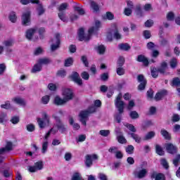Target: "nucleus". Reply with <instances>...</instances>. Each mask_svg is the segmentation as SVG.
<instances>
[{
	"mask_svg": "<svg viewBox=\"0 0 180 180\" xmlns=\"http://www.w3.org/2000/svg\"><path fill=\"white\" fill-rule=\"evenodd\" d=\"M101 26L102 25L100 21H96L94 25L89 29L88 34L84 33V28H80L78 31L79 40H80V41H88L92 34H98V32Z\"/></svg>",
	"mask_w": 180,
	"mask_h": 180,
	"instance_id": "f257e3e1",
	"label": "nucleus"
},
{
	"mask_svg": "<svg viewBox=\"0 0 180 180\" xmlns=\"http://www.w3.org/2000/svg\"><path fill=\"white\" fill-rule=\"evenodd\" d=\"M122 98H123L122 94H118L115 103V106L117 109H118L119 112V113L115 115V119L117 120V123H120V122H122V114L124 110V103L122 101Z\"/></svg>",
	"mask_w": 180,
	"mask_h": 180,
	"instance_id": "f03ea898",
	"label": "nucleus"
},
{
	"mask_svg": "<svg viewBox=\"0 0 180 180\" xmlns=\"http://www.w3.org/2000/svg\"><path fill=\"white\" fill-rule=\"evenodd\" d=\"M41 115L42 118L38 117L37 122L39 129H46V127L50 126V115L46 112H42Z\"/></svg>",
	"mask_w": 180,
	"mask_h": 180,
	"instance_id": "7ed1b4c3",
	"label": "nucleus"
},
{
	"mask_svg": "<svg viewBox=\"0 0 180 180\" xmlns=\"http://www.w3.org/2000/svg\"><path fill=\"white\" fill-rule=\"evenodd\" d=\"M96 108L95 106H91L88 109V110L80 112L79 115V122H81L83 126H86V121L88 120L89 113H94V112H96Z\"/></svg>",
	"mask_w": 180,
	"mask_h": 180,
	"instance_id": "20e7f679",
	"label": "nucleus"
},
{
	"mask_svg": "<svg viewBox=\"0 0 180 180\" xmlns=\"http://www.w3.org/2000/svg\"><path fill=\"white\" fill-rule=\"evenodd\" d=\"M148 174V169L143 167V165H141L134 172L135 178H138V179H143V178H146Z\"/></svg>",
	"mask_w": 180,
	"mask_h": 180,
	"instance_id": "39448f33",
	"label": "nucleus"
},
{
	"mask_svg": "<svg viewBox=\"0 0 180 180\" xmlns=\"http://www.w3.org/2000/svg\"><path fill=\"white\" fill-rule=\"evenodd\" d=\"M11 150H12V142H7L6 147L0 149V164L4 162V160H5V157L2 155L6 154V153H8Z\"/></svg>",
	"mask_w": 180,
	"mask_h": 180,
	"instance_id": "423d86ee",
	"label": "nucleus"
},
{
	"mask_svg": "<svg viewBox=\"0 0 180 180\" xmlns=\"http://www.w3.org/2000/svg\"><path fill=\"white\" fill-rule=\"evenodd\" d=\"M61 35L60 34H56L55 37L51 40L52 44H51V51H56L57 49L60 47V39Z\"/></svg>",
	"mask_w": 180,
	"mask_h": 180,
	"instance_id": "0eeeda50",
	"label": "nucleus"
},
{
	"mask_svg": "<svg viewBox=\"0 0 180 180\" xmlns=\"http://www.w3.org/2000/svg\"><path fill=\"white\" fill-rule=\"evenodd\" d=\"M62 95L65 98L66 102H70L74 98V92L71 90V89H65L62 91Z\"/></svg>",
	"mask_w": 180,
	"mask_h": 180,
	"instance_id": "6e6552de",
	"label": "nucleus"
},
{
	"mask_svg": "<svg viewBox=\"0 0 180 180\" xmlns=\"http://www.w3.org/2000/svg\"><path fill=\"white\" fill-rule=\"evenodd\" d=\"M98 160V156L95 154L94 155H87L85 157V165L88 168L92 167V162L94 161Z\"/></svg>",
	"mask_w": 180,
	"mask_h": 180,
	"instance_id": "1a4fd4ad",
	"label": "nucleus"
},
{
	"mask_svg": "<svg viewBox=\"0 0 180 180\" xmlns=\"http://www.w3.org/2000/svg\"><path fill=\"white\" fill-rule=\"evenodd\" d=\"M70 78L75 84H77L79 86L82 85V79H81V77H79V74L77 72H73L70 76Z\"/></svg>",
	"mask_w": 180,
	"mask_h": 180,
	"instance_id": "9d476101",
	"label": "nucleus"
},
{
	"mask_svg": "<svg viewBox=\"0 0 180 180\" xmlns=\"http://www.w3.org/2000/svg\"><path fill=\"white\" fill-rule=\"evenodd\" d=\"M43 168V162L38 161L34 163L33 166H29L28 170L30 172H37V171H40Z\"/></svg>",
	"mask_w": 180,
	"mask_h": 180,
	"instance_id": "9b49d317",
	"label": "nucleus"
},
{
	"mask_svg": "<svg viewBox=\"0 0 180 180\" xmlns=\"http://www.w3.org/2000/svg\"><path fill=\"white\" fill-rule=\"evenodd\" d=\"M139 82L141 84L138 86L139 91H143L146 89V85L147 84V80L144 78V76L139 75L137 77Z\"/></svg>",
	"mask_w": 180,
	"mask_h": 180,
	"instance_id": "f8f14e48",
	"label": "nucleus"
},
{
	"mask_svg": "<svg viewBox=\"0 0 180 180\" xmlns=\"http://www.w3.org/2000/svg\"><path fill=\"white\" fill-rule=\"evenodd\" d=\"M22 23L24 26L30 25V12L27 11L22 14Z\"/></svg>",
	"mask_w": 180,
	"mask_h": 180,
	"instance_id": "ddd939ff",
	"label": "nucleus"
},
{
	"mask_svg": "<svg viewBox=\"0 0 180 180\" xmlns=\"http://www.w3.org/2000/svg\"><path fill=\"white\" fill-rule=\"evenodd\" d=\"M53 119H56V122H58L56 124V127H58V130H59L60 133H65V131H66L67 130V127H65V125L63 124V123H61V122L60 121V118L55 116L54 115H53Z\"/></svg>",
	"mask_w": 180,
	"mask_h": 180,
	"instance_id": "4468645a",
	"label": "nucleus"
},
{
	"mask_svg": "<svg viewBox=\"0 0 180 180\" xmlns=\"http://www.w3.org/2000/svg\"><path fill=\"white\" fill-rule=\"evenodd\" d=\"M36 33H37V27L31 28L26 31V34H25L26 38L28 40H32L33 36H34Z\"/></svg>",
	"mask_w": 180,
	"mask_h": 180,
	"instance_id": "2eb2a0df",
	"label": "nucleus"
},
{
	"mask_svg": "<svg viewBox=\"0 0 180 180\" xmlns=\"http://www.w3.org/2000/svg\"><path fill=\"white\" fill-rule=\"evenodd\" d=\"M166 150L169 154H175L178 151V148L174 144L168 143L165 144Z\"/></svg>",
	"mask_w": 180,
	"mask_h": 180,
	"instance_id": "dca6fc26",
	"label": "nucleus"
},
{
	"mask_svg": "<svg viewBox=\"0 0 180 180\" xmlns=\"http://www.w3.org/2000/svg\"><path fill=\"white\" fill-rule=\"evenodd\" d=\"M54 103L58 106H61L62 105H65L67 103V101L64 98H61L60 96H57L54 98Z\"/></svg>",
	"mask_w": 180,
	"mask_h": 180,
	"instance_id": "f3484780",
	"label": "nucleus"
},
{
	"mask_svg": "<svg viewBox=\"0 0 180 180\" xmlns=\"http://www.w3.org/2000/svg\"><path fill=\"white\" fill-rule=\"evenodd\" d=\"M116 135H117V141L121 143V144H124L126 143V139L124 136H123V134H122V132L119 131V129H115Z\"/></svg>",
	"mask_w": 180,
	"mask_h": 180,
	"instance_id": "a211bd4d",
	"label": "nucleus"
},
{
	"mask_svg": "<svg viewBox=\"0 0 180 180\" xmlns=\"http://www.w3.org/2000/svg\"><path fill=\"white\" fill-rule=\"evenodd\" d=\"M58 131V128L57 127V124L55 125L53 128H51L48 133L45 135V140H47L50 137V134H56Z\"/></svg>",
	"mask_w": 180,
	"mask_h": 180,
	"instance_id": "6ab92c4d",
	"label": "nucleus"
},
{
	"mask_svg": "<svg viewBox=\"0 0 180 180\" xmlns=\"http://www.w3.org/2000/svg\"><path fill=\"white\" fill-rule=\"evenodd\" d=\"M137 60L139 63H143V64L145 65L146 66L148 65V59H147V58H146L143 55H139L138 56Z\"/></svg>",
	"mask_w": 180,
	"mask_h": 180,
	"instance_id": "aec40b11",
	"label": "nucleus"
},
{
	"mask_svg": "<svg viewBox=\"0 0 180 180\" xmlns=\"http://www.w3.org/2000/svg\"><path fill=\"white\" fill-rule=\"evenodd\" d=\"M166 94H167V91L165 90L158 92V94H156L155 96V101H161V99H162V98H164V96Z\"/></svg>",
	"mask_w": 180,
	"mask_h": 180,
	"instance_id": "412c9836",
	"label": "nucleus"
},
{
	"mask_svg": "<svg viewBox=\"0 0 180 180\" xmlns=\"http://www.w3.org/2000/svg\"><path fill=\"white\" fill-rule=\"evenodd\" d=\"M39 64L41 66L44 65L50 64L51 63V60L47 58H41L38 60Z\"/></svg>",
	"mask_w": 180,
	"mask_h": 180,
	"instance_id": "4be33fe9",
	"label": "nucleus"
},
{
	"mask_svg": "<svg viewBox=\"0 0 180 180\" xmlns=\"http://www.w3.org/2000/svg\"><path fill=\"white\" fill-rule=\"evenodd\" d=\"M129 136L136 141V143H141V137L137 135V134L134 133H128Z\"/></svg>",
	"mask_w": 180,
	"mask_h": 180,
	"instance_id": "5701e85b",
	"label": "nucleus"
},
{
	"mask_svg": "<svg viewBox=\"0 0 180 180\" xmlns=\"http://www.w3.org/2000/svg\"><path fill=\"white\" fill-rule=\"evenodd\" d=\"M112 30H113V35L115 38H116L117 40L122 39V35L117 31V27H116V25H114Z\"/></svg>",
	"mask_w": 180,
	"mask_h": 180,
	"instance_id": "b1692460",
	"label": "nucleus"
},
{
	"mask_svg": "<svg viewBox=\"0 0 180 180\" xmlns=\"http://www.w3.org/2000/svg\"><path fill=\"white\" fill-rule=\"evenodd\" d=\"M6 122H8V115L6 113L2 112L0 115V123H1V124H5Z\"/></svg>",
	"mask_w": 180,
	"mask_h": 180,
	"instance_id": "393cba45",
	"label": "nucleus"
},
{
	"mask_svg": "<svg viewBox=\"0 0 180 180\" xmlns=\"http://www.w3.org/2000/svg\"><path fill=\"white\" fill-rule=\"evenodd\" d=\"M41 71V66L39 64V62L34 65L32 68L31 72L36 73V72H40Z\"/></svg>",
	"mask_w": 180,
	"mask_h": 180,
	"instance_id": "a878e982",
	"label": "nucleus"
},
{
	"mask_svg": "<svg viewBox=\"0 0 180 180\" xmlns=\"http://www.w3.org/2000/svg\"><path fill=\"white\" fill-rule=\"evenodd\" d=\"M119 49H120V50H123L124 51H129L131 47L129 44H120L119 45Z\"/></svg>",
	"mask_w": 180,
	"mask_h": 180,
	"instance_id": "bb28decb",
	"label": "nucleus"
},
{
	"mask_svg": "<svg viewBox=\"0 0 180 180\" xmlns=\"http://www.w3.org/2000/svg\"><path fill=\"white\" fill-rule=\"evenodd\" d=\"M44 140L45 141L42 143V154H46V153H47V149L49 148V141H47V139H44Z\"/></svg>",
	"mask_w": 180,
	"mask_h": 180,
	"instance_id": "cd10ccee",
	"label": "nucleus"
},
{
	"mask_svg": "<svg viewBox=\"0 0 180 180\" xmlns=\"http://www.w3.org/2000/svg\"><path fill=\"white\" fill-rule=\"evenodd\" d=\"M69 123L70 124H71V126L73 127V129H75V130H79V128H80L79 124L74 123V119H72V117H70L69 119Z\"/></svg>",
	"mask_w": 180,
	"mask_h": 180,
	"instance_id": "c85d7f7f",
	"label": "nucleus"
},
{
	"mask_svg": "<svg viewBox=\"0 0 180 180\" xmlns=\"http://www.w3.org/2000/svg\"><path fill=\"white\" fill-rule=\"evenodd\" d=\"M160 133H161L162 136L163 137H165V139L166 140H171V134H169V133L168 131H167V130H165V129H162V130L160 131Z\"/></svg>",
	"mask_w": 180,
	"mask_h": 180,
	"instance_id": "c756f323",
	"label": "nucleus"
},
{
	"mask_svg": "<svg viewBox=\"0 0 180 180\" xmlns=\"http://www.w3.org/2000/svg\"><path fill=\"white\" fill-rule=\"evenodd\" d=\"M49 102H50V96L46 95L41 97V103H42V105H47Z\"/></svg>",
	"mask_w": 180,
	"mask_h": 180,
	"instance_id": "7c9ffc66",
	"label": "nucleus"
},
{
	"mask_svg": "<svg viewBox=\"0 0 180 180\" xmlns=\"http://www.w3.org/2000/svg\"><path fill=\"white\" fill-rule=\"evenodd\" d=\"M135 15H136V16L139 18H141V16H143V11L141 10V6H136L135 8Z\"/></svg>",
	"mask_w": 180,
	"mask_h": 180,
	"instance_id": "2f4dec72",
	"label": "nucleus"
},
{
	"mask_svg": "<svg viewBox=\"0 0 180 180\" xmlns=\"http://www.w3.org/2000/svg\"><path fill=\"white\" fill-rule=\"evenodd\" d=\"M172 85H174V86H180V79L179 77L173 79ZM177 91L180 93V88H177Z\"/></svg>",
	"mask_w": 180,
	"mask_h": 180,
	"instance_id": "473e14b6",
	"label": "nucleus"
},
{
	"mask_svg": "<svg viewBox=\"0 0 180 180\" xmlns=\"http://www.w3.org/2000/svg\"><path fill=\"white\" fill-rule=\"evenodd\" d=\"M13 101L18 105H25V100L20 97H15L13 98Z\"/></svg>",
	"mask_w": 180,
	"mask_h": 180,
	"instance_id": "72a5a7b5",
	"label": "nucleus"
},
{
	"mask_svg": "<svg viewBox=\"0 0 180 180\" xmlns=\"http://www.w3.org/2000/svg\"><path fill=\"white\" fill-rule=\"evenodd\" d=\"M96 50L98 54H105V51L106 50V48H105V46L103 45H98L96 47Z\"/></svg>",
	"mask_w": 180,
	"mask_h": 180,
	"instance_id": "f704fd0d",
	"label": "nucleus"
},
{
	"mask_svg": "<svg viewBox=\"0 0 180 180\" xmlns=\"http://www.w3.org/2000/svg\"><path fill=\"white\" fill-rule=\"evenodd\" d=\"M158 71L160 74H165V71H167V63H162L161 67L158 69Z\"/></svg>",
	"mask_w": 180,
	"mask_h": 180,
	"instance_id": "c9c22d12",
	"label": "nucleus"
},
{
	"mask_svg": "<svg viewBox=\"0 0 180 180\" xmlns=\"http://www.w3.org/2000/svg\"><path fill=\"white\" fill-rule=\"evenodd\" d=\"M39 4V0H20L22 5H27V4Z\"/></svg>",
	"mask_w": 180,
	"mask_h": 180,
	"instance_id": "e433bc0d",
	"label": "nucleus"
},
{
	"mask_svg": "<svg viewBox=\"0 0 180 180\" xmlns=\"http://www.w3.org/2000/svg\"><path fill=\"white\" fill-rule=\"evenodd\" d=\"M37 11L39 16H41V15H43V13L46 12V10L44 9V8H43V6L41 4H38Z\"/></svg>",
	"mask_w": 180,
	"mask_h": 180,
	"instance_id": "4c0bfd02",
	"label": "nucleus"
},
{
	"mask_svg": "<svg viewBox=\"0 0 180 180\" xmlns=\"http://www.w3.org/2000/svg\"><path fill=\"white\" fill-rule=\"evenodd\" d=\"M18 20V17H16V13L15 12H11L9 15V20L12 22V23H15Z\"/></svg>",
	"mask_w": 180,
	"mask_h": 180,
	"instance_id": "58836bf2",
	"label": "nucleus"
},
{
	"mask_svg": "<svg viewBox=\"0 0 180 180\" xmlns=\"http://www.w3.org/2000/svg\"><path fill=\"white\" fill-rule=\"evenodd\" d=\"M91 8L94 12H98L99 11V6L95 1H91Z\"/></svg>",
	"mask_w": 180,
	"mask_h": 180,
	"instance_id": "ea45409f",
	"label": "nucleus"
},
{
	"mask_svg": "<svg viewBox=\"0 0 180 180\" xmlns=\"http://www.w3.org/2000/svg\"><path fill=\"white\" fill-rule=\"evenodd\" d=\"M124 126L125 127L129 129L132 133H136V131H137V129L134 126H133V124L127 123V124H124Z\"/></svg>",
	"mask_w": 180,
	"mask_h": 180,
	"instance_id": "a19ab883",
	"label": "nucleus"
},
{
	"mask_svg": "<svg viewBox=\"0 0 180 180\" xmlns=\"http://www.w3.org/2000/svg\"><path fill=\"white\" fill-rule=\"evenodd\" d=\"M73 63L74 59L72 58H68L65 60V67H70V65H72Z\"/></svg>",
	"mask_w": 180,
	"mask_h": 180,
	"instance_id": "79ce46f5",
	"label": "nucleus"
},
{
	"mask_svg": "<svg viewBox=\"0 0 180 180\" xmlns=\"http://www.w3.org/2000/svg\"><path fill=\"white\" fill-rule=\"evenodd\" d=\"M155 136V132L150 131L145 136L144 140H151V139H153V137H154Z\"/></svg>",
	"mask_w": 180,
	"mask_h": 180,
	"instance_id": "37998d69",
	"label": "nucleus"
},
{
	"mask_svg": "<svg viewBox=\"0 0 180 180\" xmlns=\"http://www.w3.org/2000/svg\"><path fill=\"white\" fill-rule=\"evenodd\" d=\"M75 12H77V13H79V15H84V13H85V11L84 10V8H82L80 6H75Z\"/></svg>",
	"mask_w": 180,
	"mask_h": 180,
	"instance_id": "c03bdc74",
	"label": "nucleus"
},
{
	"mask_svg": "<svg viewBox=\"0 0 180 180\" xmlns=\"http://www.w3.org/2000/svg\"><path fill=\"white\" fill-rule=\"evenodd\" d=\"M155 148L157 154L159 155H164V150H162V148L160 146V145H156Z\"/></svg>",
	"mask_w": 180,
	"mask_h": 180,
	"instance_id": "a18cd8bd",
	"label": "nucleus"
},
{
	"mask_svg": "<svg viewBox=\"0 0 180 180\" xmlns=\"http://www.w3.org/2000/svg\"><path fill=\"white\" fill-rule=\"evenodd\" d=\"M44 51V50L43 49V48L41 47H38L34 51V56H39L40 54H43V52Z\"/></svg>",
	"mask_w": 180,
	"mask_h": 180,
	"instance_id": "49530a36",
	"label": "nucleus"
},
{
	"mask_svg": "<svg viewBox=\"0 0 180 180\" xmlns=\"http://www.w3.org/2000/svg\"><path fill=\"white\" fill-rule=\"evenodd\" d=\"M37 32H38L40 39H43V34H44L46 32L44 27L37 28Z\"/></svg>",
	"mask_w": 180,
	"mask_h": 180,
	"instance_id": "de8ad7c7",
	"label": "nucleus"
},
{
	"mask_svg": "<svg viewBox=\"0 0 180 180\" xmlns=\"http://www.w3.org/2000/svg\"><path fill=\"white\" fill-rule=\"evenodd\" d=\"M134 151V146L129 145L126 148V153H127V154H133Z\"/></svg>",
	"mask_w": 180,
	"mask_h": 180,
	"instance_id": "09e8293b",
	"label": "nucleus"
},
{
	"mask_svg": "<svg viewBox=\"0 0 180 180\" xmlns=\"http://www.w3.org/2000/svg\"><path fill=\"white\" fill-rule=\"evenodd\" d=\"M58 18L60 19V20H62L63 22H67L68 18L65 16V13H63V12H60L58 13Z\"/></svg>",
	"mask_w": 180,
	"mask_h": 180,
	"instance_id": "8fccbe9b",
	"label": "nucleus"
},
{
	"mask_svg": "<svg viewBox=\"0 0 180 180\" xmlns=\"http://www.w3.org/2000/svg\"><path fill=\"white\" fill-rule=\"evenodd\" d=\"M124 15H126V16H130V15L133 13V9L129 7H127L124 8Z\"/></svg>",
	"mask_w": 180,
	"mask_h": 180,
	"instance_id": "3c124183",
	"label": "nucleus"
},
{
	"mask_svg": "<svg viewBox=\"0 0 180 180\" xmlns=\"http://www.w3.org/2000/svg\"><path fill=\"white\" fill-rule=\"evenodd\" d=\"M176 65H178V60H176V58H172L170 60V67L172 68H175V67H176Z\"/></svg>",
	"mask_w": 180,
	"mask_h": 180,
	"instance_id": "603ef678",
	"label": "nucleus"
},
{
	"mask_svg": "<svg viewBox=\"0 0 180 180\" xmlns=\"http://www.w3.org/2000/svg\"><path fill=\"white\" fill-rule=\"evenodd\" d=\"M3 44L6 47H11V46H13V41L12 39L6 40L3 42Z\"/></svg>",
	"mask_w": 180,
	"mask_h": 180,
	"instance_id": "864d4df0",
	"label": "nucleus"
},
{
	"mask_svg": "<svg viewBox=\"0 0 180 180\" xmlns=\"http://www.w3.org/2000/svg\"><path fill=\"white\" fill-rule=\"evenodd\" d=\"M112 39H113V28L107 34V40H108V41H112Z\"/></svg>",
	"mask_w": 180,
	"mask_h": 180,
	"instance_id": "5fc2aeb1",
	"label": "nucleus"
},
{
	"mask_svg": "<svg viewBox=\"0 0 180 180\" xmlns=\"http://www.w3.org/2000/svg\"><path fill=\"white\" fill-rule=\"evenodd\" d=\"M117 75H124V69L122 66H118L117 68Z\"/></svg>",
	"mask_w": 180,
	"mask_h": 180,
	"instance_id": "6e6d98bb",
	"label": "nucleus"
},
{
	"mask_svg": "<svg viewBox=\"0 0 180 180\" xmlns=\"http://www.w3.org/2000/svg\"><path fill=\"white\" fill-rule=\"evenodd\" d=\"M143 10L146 12H150V11H153V6L150 4H146L143 6Z\"/></svg>",
	"mask_w": 180,
	"mask_h": 180,
	"instance_id": "4d7b16f0",
	"label": "nucleus"
},
{
	"mask_svg": "<svg viewBox=\"0 0 180 180\" xmlns=\"http://www.w3.org/2000/svg\"><path fill=\"white\" fill-rule=\"evenodd\" d=\"M129 116L131 119H139V113L136 111H131Z\"/></svg>",
	"mask_w": 180,
	"mask_h": 180,
	"instance_id": "13d9d810",
	"label": "nucleus"
},
{
	"mask_svg": "<svg viewBox=\"0 0 180 180\" xmlns=\"http://www.w3.org/2000/svg\"><path fill=\"white\" fill-rule=\"evenodd\" d=\"M117 64L118 67H122V65L124 64V58L120 56L118 58Z\"/></svg>",
	"mask_w": 180,
	"mask_h": 180,
	"instance_id": "bf43d9fd",
	"label": "nucleus"
},
{
	"mask_svg": "<svg viewBox=\"0 0 180 180\" xmlns=\"http://www.w3.org/2000/svg\"><path fill=\"white\" fill-rule=\"evenodd\" d=\"M81 77L82 79H84L85 81H88V79H89V74L87 72H82Z\"/></svg>",
	"mask_w": 180,
	"mask_h": 180,
	"instance_id": "052dcab7",
	"label": "nucleus"
},
{
	"mask_svg": "<svg viewBox=\"0 0 180 180\" xmlns=\"http://www.w3.org/2000/svg\"><path fill=\"white\" fill-rule=\"evenodd\" d=\"M11 123H13V124H18V123H19L20 122L19 117H16V116L13 117L11 119Z\"/></svg>",
	"mask_w": 180,
	"mask_h": 180,
	"instance_id": "680f3d73",
	"label": "nucleus"
},
{
	"mask_svg": "<svg viewBox=\"0 0 180 180\" xmlns=\"http://www.w3.org/2000/svg\"><path fill=\"white\" fill-rule=\"evenodd\" d=\"M180 155H176L175 158L173 160V164L174 167H178V163L179 162Z\"/></svg>",
	"mask_w": 180,
	"mask_h": 180,
	"instance_id": "e2e57ef3",
	"label": "nucleus"
},
{
	"mask_svg": "<svg viewBox=\"0 0 180 180\" xmlns=\"http://www.w3.org/2000/svg\"><path fill=\"white\" fill-rule=\"evenodd\" d=\"M1 109H11V103L6 101L4 104L1 105Z\"/></svg>",
	"mask_w": 180,
	"mask_h": 180,
	"instance_id": "0e129e2a",
	"label": "nucleus"
},
{
	"mask_svg": "<svg viewBox=\"0 0 180 180\" xmlns=\"http://www.w3.org/2000/svg\"><path fill=\"white\" fill-rule=\"evenodd\" d=\"M98 178L100 180H108V176H106V174H105L103 173H99L98 174Z\"/></svg>",
	"mask_w": 180,
	"mask_h": 180,
	"instance_id": "69168bd1",
	"label": "nucleus"
},
{
	"mask_svg": "<svg viewBox=\"0 0 180 180\" xmlns=\"http://www.w3.org/2000/svg\"><path fill=\"white\" fill-rule=\"evenodd\" d=\"M26 127H27V131H30V132L34 131V129H35L34 124H27Z\"/></svg>",
	"mask_w": 180,
	"mask_h": 180,
	"instance_id": "338daca9",
	"label": "nucleus"
},
{
	"mask_svg": "<svg viewBox=\"0 0 180 180\" xmlns=\"http://www.w3.org/2000/svg\"><path fill=\"white\" fill-rule=\"evenodd\" d=\"M155 180H165V176L161 173L158 174L155 176Z\"/></svg>",
	"mask_w": 180,
	"mask_h": 180,
	"instance_id": "774afa93",
	"label": "nucleus"
}]
</instances>
